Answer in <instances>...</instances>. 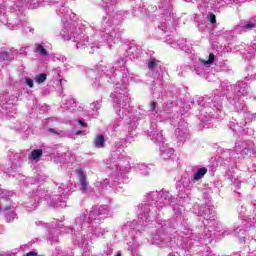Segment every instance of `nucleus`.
<instances>
[{
    "instance_id": "nucleus-27",
    "label": "nucleus",
    "mask_w": 256,
    "mask_h": 256,
    "mask_svg": "<svg viewBox=\"0 0 256 256\" xmlns=\"http://www.w3.org/2000/svg\"><path fill=\"white\" fill-rule=\"evenodd\" d=\"M166 43H168V45H171V47H173V49H181V51H185L186 53L191 52V45L189 43H187L186 39H180V40H175L171 37L166 38Z\"/></svg>"
},
{
    "instance_id": "nucleus-24",
    "label": "nucleus",
    "mask_w": 256,
    "mask_h": 256,
    "mask_svg": "<svg viewBox=\"0 0 256 256\" xmlns=\"http://www.w3.org/2000/svg\"><path fill=\"white\" fill-rule=\"evenodd\" d=\"M247 123H249L247 119L242 121L232 119L229 122L228 127L231 129V131H234V133H238L239 135H247L249 134V128H245L247 127Z\"/></svg>"
},
{
    "instance_id": "nucleus-43",
    "label": "nucleus",
    "mask_w": 256,
    "mask_h": 256,
    "mask_svg": "<svg viewBox=\"0 0 256 256\" xmlns=\"http://www.w3.org/2000/svg\"><path fill=\"white\" fill-rule=\"evenodd\" d=\"M47 81V74L40 73L34 76V83H37V85H42V83H45Z\"/></svg>"
},
{
    "instance_id": "nucleus-20",
    "label": "nucleus",
    "mask_w": 256,
    "mask_h": 256,
    "mask_svg": "<svg viewBox=\"0 0 256 256\" xmlns=\"http://www.w3.org/2000/svg\"><path fill=\"white\" fill-rule=\"evenodd\" d=\"M251 227H255V219L254 218L253 219L250 218V220L245 219L242 222L241 227H237L234 230H231V229L224 230L222 232V237H227L228 235H232V233H235L236 237H241V235H239V233L243 234L245 231H249V229H251Z\"/></svg>"
},
{
    "instance_id": "nucleus-6",
    "label": "nucleus",
    "mask_w": 256,
    "mask_h": 256,
    "mask_svg": "<svg viewBox=\"0 0 256 256\" xmlns=\"http://www.w3.org/2000/svg\"><path fill=\"white\" fill-rule=\"evenodd\" d=\"M47 7L55 8L56 14L61 17L63 23L60 36L64 41H72L78 51H83L89 45V38L81 36V27L87 26V21L78 20L77 15L67 8V0H46Z\"/></svg>"
},
{
    "instance_id": "nucleus-56",
    "label": "nucleus",
    "mask_w": 256,
    "mask_h": 256,
    "mask_svg": "<svg viewBox=\"0 0 256 256\" xmlns=\"http://www.w3.org/2000/svg\"><path fill=\"white\" fill-rule=\"evenodd\" d=\"M51 121H53V119H48L47 120L48 125H49V123H51Z\"/></svg>"
},
{
    "instance_id": "nucleus-34",
    "label": "nucleus",
    "mask_w": 256,
    "mask_h": 256,
    "mask_svg": "<svg viewBox=\"0 0 256 256\" xmlns=\"http://www.w3.org/2000/svg\"><path fill=\"white\" fill-rule=\"evenodd\" d=\"M207 175V167L199 168L192 177V182L197 183V181H201Z\"/></svg>"
},
{
    "instance_id": "nucleus-55",
    "label": "nucleus",
    "mask_w": 256,
    "mask_h": 256,
    "mask_svg": "<svg viewBox=\"0 0 256 256\" xmlns=\"http://www.w3.org/2000/svg\"><path fill=\"white\" fill-rule=\"evenodd\" d=\"M60 85H63V79H59Z\"/></svg>"
},
{
    "instance_id": "nucleus-44",
    "label": "nucleus",
    "mask_w": 256,
    "mask_h": 256,
    "mask_svg": "<svg viewBox=\"0 0 256 256\" xmlns=\"http://www.w3.org/2000/svg\"><path fill=\"white\" fill-rule=\"evenodd\" d=\"M48 132L52 135H58L59 137H67V134L63 130H56L55 128H48Z\"/></svg>"
},
{
    "instance_id": "nucleus-51",
    "label": "nucleus",
    "mask_w": 256,
    "mask_h": 256,
    "mask_svg": "<svg viewBox=\"0 0 256 256\" xmlns=\"http://www.w3.org/2000/svg\"><path fill=\"white\" fill-rule=\"evenodd\" d=\"M52 73H54V77L55 79H59V77H61V68H55L52 70Z\"/></svg>"
},
{
    "instance_id": "nucleus-7",
    "label": "nucleus",
    "mask_w": 256,
    "mask_h": 256,
    "mask_svg": "<svg viewBox=\"0 0 256 256\" xmlns=\"http://www.w3.org/2000/svg\"><path fill=\"white\" fill-rule=\"evenodd\" d=\"M231 89V84L225 81L222 82L217 90L219 94L215 95L212 98H205L203 96H195L191 105H189L190 109H198V119L202 123H207V121H211L212 119H217L221 117V113L223 111V98L226 93H229Z\"/></svg>"
},
{
    "instance_id": "nucleus-63",
    "label": "nucleus",
    "mask_w": 256,
    "mask_h": 256,
    "mask_svg": "<svg viewBox=\"0 0 256 256\" xmlns=\"http://www.w3.org/2000/svg\"><path fill=\"white\" fill-rule=\"evenodd\" d=\"M256 99V98H255Z\"/></svg>"
},
{
    "instance_id": "nucleus-4",
    "label": "nucleus",
    "mask_w": 256,
    "mask_h": 256,
    "mask_svg": "<svg viewBox=\"0 0 256 256\" xmlns=\"http://www.w3.org/2000/svg\"><path fill=\"white\" fill-rule=\"evenodd\" d=\"M111 213L109 206L100 205L92 206L89 211L80 213L74 220V227H66L61 230V233H74L72 234V242L78 247L89 245V241L94 237H103L107 231L99 227L97 224L101 219H105Z\"/></svg>"
},
{
    "instance_id": "nucleus-47",
    "label": "nucleus",
    "mask_w": 256,
    "mask_h": 256,
    "mask_svg": "<svg viewBox=\"0 0 256 256\" xmlns=\"http://www.w3.org/2000/svg\"><path fill=\"white\" fill-rule=\"evenodd\" d=\"M24 83H25V85H27V87H29V89H33V87H35V80H34V78L31 79L29 77H26L24 79Z\"/></svg>"
},
{
    "instance_id": "nucleus-28",
    "label": "nucleus",
    "mask_w": 256,
    "mask_h": 256,
    "mask_svg": "<svg viewBox=\"0 0 256 256\" xmlns=\"http://www.w3.org/2000/svg\"><path fill=\"white\" fill-rule=\"evenodd\" d=\"M212 38L217 37L218 39H225V41H231L233 39V31L225 30V28H221L218 30H212Z\"/></svg>"
},
{
    "instance_id": "nucleus-3",
    "label": "nucleus",
    "mask_w": 256,
    "mask_h": 256,
    "mask_svg": "<svg viewBox=\"0 0 256 256\" xmlns=\"http://www.w3.org/2000/svg\"><path fill=\"white\" fill-rule=\"evenodd\" d=\"M173 202L171 193L165 190L150 191L144 195L143 203L138 205V220L127 222L122 227L124 237L135 239V235H141V231H145L149 225L155 223V219H159V211L169 207Z\"/></svg>"
},
{
    "instance_id": "nucleus-45",
    "label": "nucleus",
    "mask_w": 256,
    "mask_h": 256,
    "mask_svg": "<svg viewBox=\"0 0 256 256\" xmlns=\"http://www.w3.org/2000/svg\"><path fill=\"white\" fill-rule=\"evenodd\" d=\"M6 222L7 223H13V221H15V219H17V214H15L14 211H10L6 213Z\"/></svg>"
},
{
    "instance_id": "nucleus-10",
    "label": "nucleus",
    "mask_w": 256,
    "mask_h": 256,
    "mask_svg": "<svg viewBox=\"0 0 256 256\" xmlns=\"http://www.w3.org/2000/svg\"><path fill=\"white\" fill-rule=\"evenodd\" d=\"M247 155H251V149H249L247 142H236L234 150L225 149L221 152L220 158L222 159V163L228 169L226 177L229 179L231 185L235 187V193H237V189L241 187V180L237 178L233 169L237 168L239 159H241V157L245 159Z\"/></svg>"
},
{
    "instance_id": "nucleus-21",
    "label": "nucleus",
    "mask_w": 256,
    "mask_h": 256,
    "mask_svg": "<svg viewBox=\"0 0 256 256\" xmlns=\"http://www.w3.org/2000/svg\"><path fill=\"white\" fill-rule=\"evenodd\" d=\"M76 175L78 177L80 191H82L84 195H92L93 188H91V186H89V182H87V174L85 173V170H83V168H79L76 170Z\"/></svg>"
},
{
    "instance_id": "nucleus-60",
    "label": "nucleus",
    "mask_w": 256,
    "mask_h": 256,
    "mask_svg": "<svg viewBox=\"0 0 256 256\" xmlns=\"http://www.w3.org/2000/svg\"><path fill=\"white\" fill-rule=\"evenodd\" d=\"M23 51H27V48H24Z\"/></svg>"
},
{
    "instance_id": "nucleus-19",
    "label": "nucleus",
    "mask_w": 256,
    "mask_h": 256,
    "mask_svg": "<svg viewBox=\"0 0 256 256\" xmlns=\"http://www.w3.org/2000/svg\"><path fill=\"white\" fill-rule=\"evenodd\" d=\"M211 65H219V62L217 61V56H215L214 53H210L207 60L195 58L193 69L196 75H204L205 67H211Z\"/></svg>"
},
{
    "instance_id": "nucleus-58",
    "label": "nucleus",
    "mask_w": 256,
    "mask_h": 256,
    "mask_svg": "<svg viewBox=\"0 0 256 256\" xmlns=\"http://www.w3.org/2000/svg\"><path fill=\"white\" fill-rule=\"evenodd\" d=\"M29 181H31V178H27V179H26V182H29Z\"/></svg>"
},
{
    "instance_id": "nucleus-42",
    "label": "nucleus",
    "mask_w": 256,
    "mask_h": 256,
    "mask_svg": "<svg viewBox=\"0 0 256 256\" xmlns=\"http://www.w3.org/2000/svg\"><path fill=\"white\" fill-rule=\"evenodd\" d=\"M245 59H253V57H255L256 55V45L255 47L253 46H250L248 47V50H246L244 53H243Z\"/></svg>"
},
{
    "instance_id": "nucleus-29",
    "label": "nucleus",
    "mask_w": 256,
    "mask_h": 256,
    "mask_svg": "<svg viewBox=\"0 0 256 256\" xmlns=\"http://www.w3.org/2000/svg\"><path fill=\"white\" fill-rule=\"evenodd\" d=\"M236 31H240V33H243L245 31H251L252 29H256V17L245 21L241 22L240 25L235 27Z\"/></svg>"
},
{
    "instance_id": "nucleus-16",
    "label": "nucleus",
    "mask_w": 256,
    "mask_h": 256,
    "mask_svg": "<svg viewBox=\"0 0 256 256\" xmlns=\"http://www.w3.org/2000/svg\"><path fill=\"white\" fill-rule=\"evenodd\" d=\"M21 93L19 90L11 91V93L3 94L0 97V113L2 115H13L17 111V107L15 106V101H17L20 97Z\"/></svg>"
},
{
    "instance_id": "nucleus-53",
    "label": "nucleus",
    "mask_w": 256,
    "mask_h": 256,
    "mask_svg": "<svg viewBox=\"0 0 256 256\" xmlns=\"http://www.w3.org/2000/svg\"><path fill=\"white\" fill-rule=\"evenodd\" d=\"M1 211H11V207H10V206H7V207L3 208V207H1V205H0V213H1Z\"/></svg>"
},
{
    "instance_id": "nucleus-25",
    "label": "nucleus",
    "mask_w": 256,
    "mask_h": 256,
    "mask_svg": "<svg viewBox=\"0 0 256 256\" xmlns=\"http://www.w3.org/2000/svg\"><path fill=\"white\" fill-rule=\"evenodd\" d=\"M210 43L212 50L214 51V53H217V55H223V53H229L231 51L229 46L221 43V38L213 37L212 32L210 34Z\"/></svg>"
},
{
    "instance_id": "nucleus-36",
    "label": "nucleus",
    "mask_w": 256,
    "mask_h": 256,
    "mask_svg": "<svg viewBox=\"0 0 256 256\" xmlns=\"http://www.w3.org/2000/svg\"><path fill=\"white\" fill-rule=\"evenodd\" d=\"M35 53L41 57H49V51L45 48V45L36 43L35 44Z\"/></svg>"
},
{
    "instance_id": "nucleus-5",
    "label": "nucleus",
    "mask_w": 256,
    "mask_h": 256,
    "mask_svg": "<svg viewBox=\"0 0 256 256\" xmlns=\"http://www.w3.org/2000/svg\"><path fill=\"white\" fill-rule=\"evenodd\" d=\"M100 5L107 15L101 18L98 25L89 26V22H87L86 26H81L82 31L80 37H88L89 41V44L83 49H87V47H91L92 49L96 47V49H99V47L95 46L93 39L89 38V35H92V33L94 37L99 35L102 41L107 43L109 49L121 41V32L113 23V19H111V15L115 13L117 0H101Z\"/></svg>"
},
{
    "instance_id": "nucleus-62",
    "label": "nucleus",
    "mask_w": 256,
    "mask_h": 256,
    "mask_svg": "<svg viewBox=\"0 0 256 256\" xmlns=\"http://www.w3.org/2000/svg\"><path fill=\"white\" fill-rule=\"evenodd\" d=\"M255 241H256V239H255Z\"/></svg>"
},
{
    "instance_id": "nucleus-61",
    "label": "nucleus",
    "mask_w": 256,
    "mask_h": 256,
    "mask_svg": "<svg viewBox=\"0 0 256 256\" xmlns=\"http://www.w3.org/2000/svg\"><path fill=\"white\" fill-rule=\"evenodd\" d=\"M140 111H143V108H140Z\"/></svg>"
},
{
    "instance_id": "nucleus-33",
    "label": "nucleus",
    "mask_w": 256,
    "mask_h": 256,
    "mask_svg": "<svg viewBox=\"0 0 256 256\" xmlns=\"http://www.w3.org/2000/svg\"><path fill=\"white\" fill-rule=\"evenodd\" d=\"M20 167H21V154L16 153L13 156L12 165L10 166V173L11 171L14 173H17Z\"/></svg>"
},
{
    "instance_id": "nucleus-8",
    "label": "nucleus",
    "mask_w": 256,
    "mask_h": 256,
    "mask_svg": "<svg viewBox=\"0 0 256 256\" xmlns=\"http://www.w3.org/2000/svg\"><path fill=\"white\" fill-rule=\"evenodd\" d=\"M109 179L104 180L102 187H116L117 181L129 173V157L123 149L121 142H116L110 158L106 162Z\"/></svg>"
},
{
    "instance_id": "nucleus-12",
    "label": "nucleus",
    "mask_w": 256,
    "mask_h": 256,
    "mask_svg": "<svg viewBox=\"0 0 256 256\" xmlns=\"http://www.w3.org/2000/svg\"><path fill=\"white\" fill-rule=\"evenodd\" d=\"M158 13L156 35L173 33L174 28H171V25H173L176 16L175 8H173V0H159Z\"/></svg>"
},
{
    "instance_id": "nucleus-23",
    "label": "nucleus",
    "mask_w": 256,
    "mask_h": 256,
    "mask_svg": "<svg viewBox=\"0 0 256 256\" xmlns=\"http://www.w3.org/2000/svg\"><path fill=\"white\" fill-rule=\"evenodd\" d=\"M161 67V61L155 58H152L148 61L149 73L150 75H152L153 79H155L157 83H161V73L163 71Z\"/></svg>"
},
{
    "instance_id": "nucleus-9",
    "label": "nucleus",
    "mask_w": 256,
    "mask_h": 256,
    "mask_svg": "<svg viewBox=\"0 0 256 256\" xmlns=\"http://www.w3.org/2000/svg\"><path fill=\"white\" fill-rule=\"evenodd\" d=\"M149 119L151 121L150 129L148 130V137L156 143V145H165V137H163V130L157 125V121L160 123L163 121H171L172 125H175V119H179V116L173 115V102L166 104L163 109L159 107V103L152 101L149 104Z\"/></svg>"
},
{
    "instance_id": "nucleus-38",
    "label": "nucleus",
    "mask_w": 256,
    "mask_h": 256,
    "mask_svg": "<svg viewBox=\"0 0 256 256\" xmlns=\"http://www.w3.org/2000/svg\"><path fill=\"white\" fill-rule=\"evenodd\" d=\"M136 171L137 173H139V175H142L143 177H147L149 173H151V169H149L145 164H138L136 166Z\"/></svg>"
},
{
    "instance_id": "nucleus-35",
    "label": "nucleus",
    "mask_w": 256,
    "mask_h": 256,
    "mask_svg": "<svg viewBox=\"0 0 256 256\" xmlns=\"http://www.w3.org/2000/svg\"><path fill=\"white\" fill-rule=\"evenodd\" d=\"M62 108L67 109L68 111H75V109H77V101H75V98L65 100L62 104Z\"/></svg>"
},
{
    "instance_id": "nucleus-54",
    "label": "nucleus",
    "mask_w": 256,
    "mask_h": 256,
    "mask_svg": "<svg viewBox=\"0 0 256 256\" xmlns=\"http://www.w3.org/2000/svg\"><path fill=\"white\" fill-rule=\"evenodd\" d=\"M233 4H235V5L239 4V0H232V3H229V5H233ZM223 5H228V3L224 2Z\"/></svg>"
},
{
    "instance_id": "nucleus-57",
    "label": "nucleus",
    "mask_w": 256,
    "mask_h": 256,
    "mask_svg": "<svg viewBox=\"0 0 256 256\" xmlns=\"http://www.w3.org/2000/svg\"><path fill=\"white\" fill-rule=\"evenodd\" d=\"M245 81H249V76L245 77Z\"/></svg>"
},
{
    "instance_id": "nucleus-59",
    "label": "nucleus",
    "mask_w": 256,
    "mask_h": 256,
    "mask_svg": "<svg viewBox=\"0 0 256 256\" xmlns=\"http://www.w3.org/2000/svg\"><path fill=\"white\" fill-rule=\"evenodd\" d=\"M26 247H28L27 245H24V246H22V249H25Z\"/></svg>"
},
{
    "instance_id": "nucleus-49",
    "label": "nucleus",
    "mask_w": 256,
    "mask_h": 256,
    "mask_svg": "<svg viewBox=\"0 0 256 256\" xmlns=\"http://www.w3.org/2000/svg\"><path fill=\"white\" fill-rule=\"evenodd\" d=\"M198 29L199 31H201L202 33H209V28L207 27V25H205V23L201 22L198 24Z\"/></svg>"
},
{
    "instance_id": "nucleus-15",
    "label": "nucleus",
    "mask_w": 256,
    "mask_h": 256,
    "mask_svg": "<svg viewBox=\"0 0 256 256\" xmlns=\"http://www.w3.org/2000/svg\"><path fill=\"white\" fill-rule=\"evenodd\" d=\"M29 7V9H39V7H47L49 5V2L47 0H18L15 2H3L0 5V15H3V11L5 9H8V12L10 11L13 13V11H18V13H21V9L23 7Z\"/></svg>"
},
{
    "instance_id": "nucleus-14",
    "label": "nucleus",
    "mask_w": 256,
    "mask_h": 256,
    "mask_svg": "<svg viewBox=\"0 0 256 256\" xmlns=\"http://www.w3.org/2000/svg\"><path fill=\"white\" fill-rule=\"evenodd\" d=\"M7 12L3 11L2 14H0V21L4 25H7L8 29L11 31H16L17 29H21L23 33L26 35H29V33H32L35 31L33 27H31L27 20L24 19L23 15L19 16V13L12 14L10 16V19L7 18Z\"/></svg>"
},
{
    "instance_id": "nucleus-40",
    "label": "nucleus",
    "mask_w": 256,
    "mask_h": 256,
    "mask_svg": "<svg viewBox=\"0 0 256 256\" xmlns=\"http://www.w3.org/2000/svg\"><path fill=\"white\" fill-rule=\"evenodd\" d=\"M94 145L97 149H103L105 147V137L103 135H98L94 139Z\"/></svg>"
},
{
    "instance_id": "nucleus-22",
    "label": "nucleus",
    "mask_w": 256,
    "mask_h": 256,
    "mask_svg": "<svg viewBox=\"0 0 256 256\" xmlns=\"http://www.w3.org/2000/svg\"><path fill=\"white\" fill-rule=\"evenodd\" d=\"M176 139L180 141V143H185V141H189V124L185 122V120L180 119L178 122V127L175 130Z\"/></svg>"
},
{
    "instance_id": "nucleus-17",
    "label": "nucleus",
    "mask_w": 256,
    "mask_h": 256,
    "mask_svg": "<svg viewBox=\"0 0 256 256\" xmlns=\"http://www.w3.org/2000/svg\"><path fill=\"white\" fill-rule=\"evenodd\" d=\"M193 178L189 174L182 175L181 179L177 182L176 189L179 191L180 203H189V189L193 186Z\"/></svg>"
},
{
    "instance_id": "nucleus-39",
    "label": "nucleus",
    "mask_w": 256,
    "mask_h": 256,
    "mask_svg": "<svg viewBox=\"0 0 256 256\" xmlns=\"http://www.w3.org/2000/svg\"><path fill=\"white\" fill-rule=\"evenodd\" d=\"M42 155H43V150L35 149L29 155V160L30 161H35L37 163V161H39V159H41Z\"/></svg>"
},
{
    "instance_id": "nucleus-46",
    "label": "nucleus",
    "mask_w": 256,
    "mask_h": 256,
    "mask_svg": "<svg viewBox=\"0 0 256 256\" xmlns=\"http://www.w3.org/2000/svg\"><path fill=\"white\" fill-rule=\"evenodd\" d=\"M128 15L129 14L127 13V11L121 10L116 13V19H118L119 21H124V19H127Z\"/></svg>"
},
{
    "instance_id": "nucleus-26",
    "label": "nucleus",
    "mask_w": 256,
    "mask_h": 256,
    "mask_svg": "<svg viewBox=\"0 0 256 256\" xmlns=\"http://www.w3.org/2000/svg\"><path fill=\"white\" fill-rule=\"evenodd\" d=\"M49 229L47 240L53 245V243H59V234L57 233V229H63V223L59 222L58 224L52 222L50 224H45Z\"/></svg>"
},
{
    "instance_id": "nucleus-50",
    "label": "nucleus",
    "mask_w": 256,
    "mask_h": 256,
    "mask_svg": "<svg viewBox=\"0 0 256 256\" xmlns=\"http://www.w3.org/2000/svg\"><path fill=\"white\" fill-rule=\"evenodd\" d=\"M12 195H13V192H9V191L2 192L0 194V199H9V197H11Z\"/></svg>"
},
{
    "instance_id": "nucleus-2",
    "label": "nucleus",
    "mask_w": 256,
    "mask_h": 256,
    "mask_svg": "<svg viewBox=\"0 0 256 256\" xmlns=\"http://www.w3.org/2000/svg\"><path fill=\"white\" fill-rule=\"evenodd\" d=\"M185 207L177 204L173 208L175 221L171 220H161L155 218L154 221L159 225L160 228L155 234H152L151 243L152 245H163L169 246L175 243L181 249L189 251L195 243H203L206 239H211V231L219 229L221 223L217 221V213L215 208L210 206L208 208L200 207L198 210L194 208L195 215L198 217H203V225L205 227V234L193 233V230L189 229V224H187V219L183 212Z\"/></svg>"
},
{
    "instance_id": "nucleus-52",
    "label": "nucleus",
    "mask_w": 256,
    "mask_h": 256,
    "mask_svg": "<svg viewBox=\"0 0 256 256\" xmlns=\"http://www.w3.org/2000/svg\"><path fill=\"white\" fill-rule=\"evenodd\" d=\"M112 253H113V249L107 248V250L104 251L103 255H105V256H111Z\"/></svg>"
},
{
    "instance_id": "nucleus-13",
    "label": "nucleus",
    "mask_w": 256,
    "mask_h": 256,
    "mask_svg": "<svg viewBox=\"0 0 256 256\" xmlns=\"http://www.w3.org/2000/svg\"><path fill=\"white\" fill-rule=\"evenodd\" d=\"M234 96L228 97V103L232 105L236 113H243V117L248 121L251 119H256V114H251L247 111V106L245 105V99L249 95V84L245 81H238L234 87Z\"/></svg>"
},
{
    "instance_id": "nucleus-30",
    "label": "nucleus",
    "mask_w": 256,
    "mask_h": 256,
    "mask_svg": "<svg viewBox=\"0 0 256 256\" xmlns=\"http://www.w3.org/2000/svg\"><path fill=\"white\" fill-rule=\"evenodd\" d=\"M17 55V50L9 49V48H1L0 49V61H11L15 59Z\"/></svg>"
},
{
    "instance_id": "nucleus-32",
    "label": "nucleus",
    "mask_w": 256,
    "mask_h": 256,
    "mask_svg": "<svg viewBox=\"0 0 256 256\" xmlns=\"http://www.w3.org/2000/svg\"><path fill=\"white\" fill-rule=\"evenodd\" d=\"M122 49H125L127 55L133 57V59H139L141 55V49L137 48V46H123Z\"/></svg>"
},
{
    "instance_id": "nucleus-18",
    "label": "nucleus",
    "mask_w": 256,
    "mask_h": 256,
    "mask_svg": "<svg viewBox=\"0 0 256 256\" xmlns=\"http://www.w3.org/2000/svg\"><path fill=\"white\" fill-rule=\"evenodd\" d=\"M185 3H196L198 0H183ZM200 7L203 11L219 12L224 3H233V0H200Z\"/></svg>"
},
{
    "instance_id": "nucleus-31",
    "label": "nucleus",
    "mask_w": 256,
    "mask_h": 256,
    "mask_svg": "<svg viewBox=\"0 0 256 256\" xmlns=\"http://www.w3.org/2000/svg\"><path fill=\"white\" fill-rule=\"evenodd\" d=\"M160 156L162 159L167 161V159H171L173 157V153H175V150L173 148L169 147L165 142L164 144H161L160 146Z\"/></svg>"
},
{
    "instance_id": "nucleus-41",
    "label": "nucleus",
    "mask_w": 256,
    "mask_h": 256,
    "mask_svg": "<svg viewBox=\"0 0 256 256\" xmlns=\"http://www.w3.org/2000/svg\"><path fill=\"white\" fill-rule=\"evenodd\" d=\"M76 127L81 130H78L75 135H81L87 129V122L83 121V119H78Z\"/></svg>"
},
{
    "instance_id": "nucleus-11",
    "label": "nucleus",
    "mask_w": 256,
    "mask_h": 256,
    "mask_svg": "<svg viewBox=\"0 0 256 256\" xmlns=\"http://www.w3.org/2000/svg\"><path fill=\"white\" fill-rule=\"evenodd\" d=\"M69 186L61 184L57 190L50 192L49 190L45 191L43 188H37L32 192V200L28 204V209L30 211L37 209L39 207V200L45 199L50 207H67V199H69Z\"/></svg>"
},
{
    "instance_id": "nucleus-48",
    "label": "nucleus",
    "mask_w": 256,
    "mask_h": 256,
    "mask_svg": "<svg viewBox=\"0 0 256 256\" xmlns=\"http://www.w3.org/2000/svg\"><path fill=\"white\" fill-rule=\"evenodd\" d=\"M207 21H209L211 23V25H215V23H217V19H216V16L215 14L213 13H208L207 15Z\"/></svg>"
},
{
    "instance_id": "nucleus-37",
    "label": "nucleus",
    "mask_w": 256,
    "mask_h": 256,
    "mask_svg": "<svg viewBox=\"0 0 256 256\" xmlns=\"http://www.w3.org/2000/svg\"><path fill=\"white\" fill-rule=\"evenodd\" d=\"M101 109V101H96L90 104V110H88V115H99V110Z\"/></svg>"
},
{
    "instance_id": "nucleus-1",
    "label": "nucleus",
    "mask_w": 256,
    "mask_h": 256,
    "mask_svg": "<svg viewBox=\"0 0 256 256\" xmlns=\"http://www.w3.org/2000/svg\"><path fill=\"white\" fill-rule=\"evenodd\" d=\"M129 57L127 54L120 56L114 66L109 69L107 66L99 65L95 69L84 70L85 76L91 81V86L95 91H99L109 85H115L114 91L110 97L113 101V106L118 118L112 124V130L117 131L119 127L123 126V130L128 132L126 134V143H133L135 141V130L139 125L140 119H143V114H134L129 106V76L127 75V62Z\"/></svg>"
}]
</instances>
